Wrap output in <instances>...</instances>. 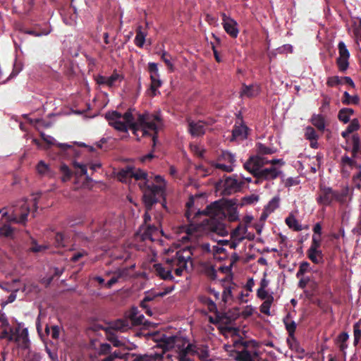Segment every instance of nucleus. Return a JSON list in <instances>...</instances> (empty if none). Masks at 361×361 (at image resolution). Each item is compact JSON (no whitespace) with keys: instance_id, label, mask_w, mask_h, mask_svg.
I'll use <instances>...</instances> for the list:
<instances>
[{"instance_id":"50","label":"nucleus","mask_w":361,"mask_h":361,"mask_svg":"<svg viewBox=\"0 0 361 361\" xmlns=\"http://www.w3.org/2000/svg\"><path fill=\"white\" fill-rule=\"evenodd\" d=\"M310 265L309 262L306 261L302 262L300 264L299 269L296 273L297 278H299L301 276L304 275L305 273L310 271Z\"/></svg>"},{"instance_id":"13","label":"nucleus","mask_w":361,"mask_h":361,"mask_svg":"<svg viewBox=\"0 0 361 361\" xmlns=\"http://www.w3.org/2000/svg\"><path fill=\"white\" fill-rule=\"evenodd\" d=\"M188 361H210L209 349L202 344H191L188 349Z\"/></svg>"},{"instance_id":"24","label":"nucleus","mask_w":361,"mask_h":361,"mask_svg":"<svg viewBox=\"0 0 361 361\" xmlns=\"http://www.w3.org/2000/svg\"><path fill=\"white\" fill-rule=\"evenodd\" d=\"M132 327L129 318H124L117 319L116 321L111 322L109 326V329L111 330L126 331V330Z\"/></svg>"},{"instance_id":"37","label":"nucleus","mask_w":361,"mask_h":361,"mask_svg":"<svg viewBox=\"0 0 361 361\" xmlns=\"http://www.w3.org/2000/svg\"><path fill=\"white\" fill-rule=\"evenodd\" d=\"M274 301V295H270V297L268 300H264V302L259 307L260 312L267 316H270L271 315L270 308H271Z\"/></svg>"},{"instance_id":"14","label":"nucleus","mask_w":361,"mask_h":361,"mask_svg":"<svg viewBox=\"0 0 361 361\" xmlns=\"http://www.w3.org/2000/svg\"><path fill=\"white\" fill-rule=\"evenodd\" d=\"M338 57L336 59V65L340 72L345 73L349 68L350 52L343 41L338 42Z\"/></svg>"},{"instance_id":"30","label":"nucleus","mask_w":361,"mask_h":361,"mask_svg":"<svg viewBox=\"0 0 361 361\" xmlns=\"http://www.w3.org/2000/svg\"><path fill=\"white\" fill-rule=\"evenodd\" d=\"M360 128V121L357 118H353L350 121L349 125L347 126L346 129L341 132V136L347 139L349 135L357 130H358Z\"/></svg>"},{"instance_id":"54","label":"nucleus","mask_w":361,"mask_h":361,"mask_svg":"<svg viewBox=\"0 0 361 361\" xmlns=\"http://www.w3.org/2000/svg\"><path fill=\"white\" fill-rule=\"evenodd\" d=\"M124 271H119L116 276L111 277L106 283V287L110 288L114 284L118 281V279L123 276Z\"/></svg>"},{"instance_id":"1","label":"nucleus","mask_w":361,"mask_h":361,"mask_svg":"<svg viewBox=\"0 0 361 361\" xmlns=\"http://www.w3.org/2000/svg\"><path fill=\"white\" fill-rule=\"evenodd\" d=\"M105 118L109 126L119 132L128 133V130H131L133 134L137 135V132L141 130L142 135H152L153 133L154 142L157 137L158 126L161 121L159 114H139L135 121L131 109H128L123 114L117 111H108L105 114Z\"/></svg>"},{"instance_id":"15","label":"nucleus","mask_w":361,"mask_h":361,"mask_svg":"<svg viewBox=\"0 0 361 361\" xmlns=\"http://www.w3.org/2000/svg\"><path fill=\"white\" fill-rule=\"evenodd\" d=\"M245 185L243 178H239L237 176L228 177L225 180L224 183V195H231L240 191Z\"/></svg>"},{"instance_id":"56","label":"nucleus","mask_w":361,"mask_h":361,"mask_svg":"<svg viewBox=\"0 0 361 361\" xmlns=\"http://www.w3.org/2000/svg\"><path fill=\"white\" fill-rule=\"evenodd\" d=\"M205 274L212 279L216 278V271L212 265H207L204 268Z\"/></svg>"},{"instance_id":"43","label":"nucleus","mask_w":361,"mask_h":361,"mask_svg":"<svg viewBox=\"0 0 361 361\" xmlns=\"http://www.w3.org/2000/svg\"><path fill=\"white\" fill-rule=\"evenodd\" d=\"M164 355L162 354H150L140 356L137 361H163Z\"/></svg>"},{"instance_id":"46","label":"nucleus","mask_w":361,"mask_h":361,"mask_svg":"<svg viewBox=\"0 0 361 361\" xmlns=\"http://www.w3.org/2000/svg\"><path fill=\"white\" fill-rule=\"evenodd\" d=\"M360 321L353 325L354 345H357L361 338Z\"/></svg>"},{"instance_id":"18","label":"nucleus","mask_w":361,"mask_h":361,"mask_svg":"<svg viewBox=\"0 0 361 361\" xmlns=\"http://www.w3.org/2000/svg\"><path fill=\"white\" fill-rule=\"evenodd\" d=\"M281 171L275 166L262 168L256 178L255 183H260L263 180H272L279 177Z\"/></svg>"},{"instance_id":"40","label":"nucleus","mask_w":361,"mask_h":361,"mask_svg":"<svg viewBox=\"0 0 361 361\" xmlns=\"http://www.w3.org/2000/svg\"><path fill=\"white\" fill-rule=\"evenodd\" d=\"M127 355H128V353H123L121 350H118L110 354L102 361H116L117 360L125 358Z\"/></svg>"},{"instance_id":"33","label":"nucleus","mask_w":361,"mask_h":361,"mask_svg":"<svg viewBox=\"0 0 361 361\" xmlns=\"http://www.w3.org/2000/svg\"><path fill=\"white\" fill-rule=\"evenodd\" d=\"M354 110L351 108H343L338 111V118L341 122L347 123L351 121L350 117L354 114Z\"/></svg>"},{"instance_id":"16","label":"nucleus","mask_w":361,"mask_h":361,"mask_svg":"<svg viewBox=\"0 0 361 361\" xmlns=\"http://www.w3.org/2000/svg\"><path fill=\"white\" fill-rule=\"evenodd\" d=\"M222 26L225 32L233 39L238 37L240 30L238 23L231 16H227L225 13H221Z\"/></svg>"},{"instance_id":"62","label":"nucleus","mask_w":361,"mask_h":361,"mask_svg":"<svg viewBox=\"0 0 361 361\" xmlns=\"http://www.w3.org/2000/svg\"><path fill=\"white\" fill-rule=\"evenodd\" d=\"M293 50V46L289 44H284L277 49L278 53L279 54L292 53Z\"/></svg>"},{"instance_id":"64","label":"nucleus","mask_w":361,"mask_h":361,"mask_svg":"<svg viewBox=\"0 0 361 361\" xmlns=\"http://www.w3.org/2000/svg\"><path fill=\"white\" fill-rule=\"evenodd\" d=\"M300 181L298 180L297 178H288L285 181V186L286 187H291L293 185H298Z\"/></svg>"},{"instance_id":"4","label":"nucleus","mask_w":361,"mask_h":361,"mask_svg":"<svg viewBox=\"0 0 361 361\" xmlns=\"http://www.w3.org/2000/svg\"><path fill=\"white\" fill-rule=\"evenodd\" d=\"M37 206L36 199L27 200L22 199L18 200L13 207L12 213L8 215L5 209L0 210V237H11L13 233V229L9 223L25 225L27 217L32 212V214L37 211ZM35 217V215H33Z\"/></svg>"},{"instance_id":"22","label":"nucleus","mask_w":361,"mask_h":361,"mask_svg":"<svg viewBox=\"0 0 361 361\" xmlns=\"http://www.w3.org/2000/svg\"><path fill=\"white\" fill-rule=\"evenodd\" d=\"M304 136L305 138L310 142V147L313 149H317L319 147L317 142L319 139V135L312 126H308L305 128Z\"/></svg>"},{"instance_id":"23","label":"nucleus","mask_w":361,"mask_h":361,"mask_svg":"<svg viewBox=\"0 0 361 361\" xmlns=\"http://www.w3.org/2000/svg\"><path fill=\"white\" fill-rule=\"evenodd\" d=\"M310 121L319 132H324L326 126V121L322 114H313Z\"/></svg>"},{"instance_id":"41","label":"nucleus","mask_w":361,"mask_h":361,"mask_svg":"<svg viewBox=\"0 0 361 361\" xmlns=\"http://www.w3.org/2000/svg\"><path fill=\"white\" fill-rule=\"evenodd\" d=\"M355 164V161L347 154H344L341 159V166L342 167L343 172L345 171L346 167L353 168Z\"/></svg>"},{"instance_id":"38","label":"nucleus","mask_w":361,"mask_h":361,"mask_svg":"<svg viewBox=\"0 0 361 361\" xmlns=\"http://www.w3.org/2000/svg\"><path fill=\"white\" fill-rule=\"evenodd\" d=\"M123 77L118 73L116 71L109 77H107V86L112 87L116 85V82H121Z\"/></svg>"},{"instance_id":"53","label":"nucleus","mask_w":361,"mask_h":361,"mask_svg":"<svg viewBox=\"0 0 361 361\" xmlns=\"http://www.w3.org/2000/svg\"><path fill=\"white\" fill-rule=\"evenodd\" d=\"M54 243L57 247H66V238L63 233H57L56 234Z\"/></svg>"},{"instance_id":"25","label":"nucleus","mask_w":361,"mask_h":361,"mask_svg":"<svg viewBox=\"0 0 361 361\" xmlns=\"http://www.w3.org/2000/svg\"><path fill=\"white\" fill-rule=\"evenodd\" d=\"M307 256L315 264H323L324 262V254L322 250L308 249L307 250Z\"/></svg>"},{"instance_id":"3","label":"nucleus","mask_w":361,"mask_h":361,"mask_svg":"<svg viewBox=\"0 0 361 361\" xmlns=\"http://www.w3.org/2000/svg\"><path fill=\"white\" fill-rule=\"evenodd\" d=\"M195 250L190 247H182L176 250L175 255L167 257L164 263L154 264L155 274L164 281L178 282L175 276H181L188 263L192 264V257Z\"/></svg>"},{"instance_id":"20","label":"nucleus","mask_w":361,"mask_h":361,"mask_svg":"<svg viewBox=\"0 0 361 361\" xmlns=\"http://www.w3.org/2000/svg\"><path fill=\"white\" fill-rule=\"evenodd\" d=\"M188 131L192 137L202 136L205 133L206 123L203 121H195L187 118Z\"/></svg>"},{"instance_id":"2","label":"nucleus","mask_w":361,"mask_h":361,"mask_svg":"<svg viewBox=\"0 0 361 361\" xmlns=\"http://www.w3.org/2000/svg\"><path fill=\"white\" fill-rule=\"evenodd\" d=\"M118 178L120 181L125 183L132 178L135 180L143 181L140 183L139 185L141 188H145L143 200L147 209H149L154 204L157 203L159 197L163 198L165 202L166 182L161 176H154V180L159 185H154V183L149 185L148 174L145 171L140 169L127 166L119 171Z\"/></svg>"},{"instance_id":"42","label":"nucleus","mask_w":361,"mask_h":361,"mask_svg":"<svg viewBox=\"0 0 361 361\" xmlns=\"http://www.w3.org/2000/svg\"><path fill=\"white\" fill-rule=\"evenodd\" d=\"M279 202L280 198L279 197H274L266 206V212L268 213L274 212L279 207Z\"/></svg>"},{"instance_id":"28","label":"nucleus","mask_w":361,"mask_h":361,"mask_svg":"<svg viewBox=\"0 0 361 361\" xmlns=\"http://www.w3.org/2000/svg\"><path fill=\"white\" fill-rule=\"evenodd\" d=\"M248 128L243 124L235 125L232 130V136L234 139L245 140L247 137Z\"/></svg>"},{"instance_id":"29","label":"nucleus","mask_w":361,"mask_h":361,"mask_svg":"<svg viewBox=\"0 0 361 361\" xmlns=\"http://www.w3.org/2000/svg\"><path fill=\"white\" fill-rule=\"evenodd\" d=\"M158 228L154 225H148L145 231L140 233V238L142 240H150L154 241V235L158 233Z\"/></svg>"},{"instance_id":"49","label":"nucleus","mask_w":361,"mask_h":361,"mask_svg":"<svg viewBox=\"0 0 361 361\" xmlns=\"http://www.w3.org/2000/svg\"><path fill=\"white\" fill-rule=\"evenodd\" d=\"M342 84V78L338 75L329 77L326 80V85L333 87Z\"/></svg>"},{"instance_id":"12","label":"nucleus","mask_w":361,"mask_h":361,"mask_svg":"<svg viewBox=\"0 0 361 361\" xmlns=\"http://www.w3.org/2000/svg\"><path fill=\"white\" fill-rule=\"evenodd\" d=\"M199 300L204 306L207 308L209 312L214 313L213 316L210 315L208 317L210 323L214 324L226 323L225 320L227 319V317L225 315V314L219 312L217 310L216 305L214 301L205 295L200 296Z\"/></svg>"},{"instance_id":"39","label":"nucleus","mask_w":361,"mask_h":361,"mask_svg":"<svg viewBox=\"0 0 361 361\" xmlns=\"http://www.w3.org/2000/svg\"><path fill=\"white\" fill-rule=\"evenodd\" d=\"M60 172L62 174L61 178L62 182L65 183L71 180L73 173L67 165H61Z\"/></svg>"},{"instance_id":"10","label":"nucleus","mask_w":361,"mask_h":361,"mask_svg":"<svg viewBox=\"0 0 361 361\" xmlns=\"http://www.w3.org/2000/svg\"><path fill=\"white\" fill-rule=\"evenodd\" d=\"M224 244L222 240H219L217 243H213L211 245L208 243H204L197 246H186L185 247H190L192 250H195V255L192 257H197L199 252L203 253H212L214 258H222L223 257L219 256V255H225V248L223 247Z\"/></svg>"},{"instance_id":"11","label":"nucleus","mask_w":361,"mask_h":361,"mask_svg":"<svg viewBox=\"0 0 361 361\" xmlns=\"http://www.w3.org/2000/svg\"><path fill=\"white\" fill-rule=\"evenodd\" d=\"M235 161L234 154L228 151H222L216 161L212 162V166L216 169L231 173L234 170Z\"/></svg>"},{"instance_id":"36","label":"nucleus","mask_w":361,"mask_h":361,"mask_svg":"<svg viewBox=\"0 0 361 361\" xmlns=\"http://www.w3.org/2000/svg\"><path fill=\"white\" fill-rule=\"evenodd\" d=\"M352 153L353 157L361 154L360 137L357 133L353 134L352 136Z\"/></svg>"},{"instance_id":"47","label":"nucleus","mask_w":361,"mask_h":361,"mask_svg":"<svg viewBox=\"0 0 361 361\" xmlns=\"http://www.w3.org/2000/svg\"><path fill=\"white\" fill-rule=\"evenodd\" d=\"M51 32V28L49 26L46 28L42 29L40 31H37L35 30H26L25 33L30 35H32L35 37H41L42 35H47Z\"/></svg>"},{"instance_id":"8","label":"nucleus","mask_w":361,"mask_h":361,"mask_svg":"<svg viewBox=\"0 0 361 361\" xmlns=\"http://www.w3.org/2000/svg\"><path fill=\"white\" fill-rule=\"evenodd\" d=\"M0 338H6L10 342H14L17 345L23 349H27L30 345V339L28 337V330L24 328L21 324H18L16 327H8L0 333Z\"/></svg>"},{"instance_id":"45","label":"nucleus","mask_w":361,"mask_h":361,"mask_svg":"<svg viewBox=\"0 0 361 361\" xmlns=\"http://www.w3.org/2000/svg\"><path fill=\"white\" fill-rule=\"evenodd\" d=\"M73 167L75 170V176H81L87 175V166L83 164L78 163L77 161H74L73 163Z\"/></svg>"},{"instance_id":"27","label":"nucleus","mask_w":361,"mask_h":361,"mask_svg":"<svg viewBox=\"0 0 361 361\" xmlns=\"http://www.w3.org/2000/svg\"><path fill=\"white\" fill-rule=\"evenodd\" d=\"M131 326H137L143 324L144 315L140 314L137 307H133L128 314Z\"/></svg>"},{"instance_id":"6","label":"nucleus","mask_w":361,"mask_h":361,"mask_svg":"<svg viewBox=\"0 0 361 361\" xmlns=\"http://www.w3.org/2000/svg\"><path fill=\"white\" fill-rule=\"evenodd\" d=\"M348 195V190L338 191L334 190L331 187L326 186L324 183L319 185L316 193V202L318 205L326 207L332 205L334 202L344 203Z\"/></svg>"},{"instance_id":"44","label":"nucleus","mask_w":361,"mask_h":361,"mask_svg":"<svg viewBox=\"0 0 361 361\" xmlns=\"http://www.w3.org/2000/svg\"><path fill=\"white\" fill-rule=\"evenodd\" d=\"M161 59L167 66L169 71L173 72L174 71V65L172 61V56L168 52L164 51L161 53Z\"/></svg>"},{"instance_id":"52","label":"nucleus","mask_w":361,"mask_h":361,"mask_svg":"<svg viewBox=\"0 0 361 361\" xmlns=\"http://www.w3.org/2000/svg\"><path fill=\"white\" fill-rule=\"evenodd\" d=\"M270 295H274V293H269L267 289L258 288L257 290V297L262 300H268Z\"/></svg>"},{"instance_id":"26","label":"nucleus","mask_w":361,"mask_h":361,"mask_svg":"<svg viewBox=\"0 0 361 361\" xmlns=\"http://www.w3.org/2000/svg\"><path fill=\"white\" fill-rule=\"evenodd\" d=\"M283 324L285 325V328L286 331H288V336L290 337H293L297 324L293 321V317L290 312H288L286 317L283 319Z\"/></svg>"},{"instance_id":"7","label":"nucleus","mask_w":361,"mask_h":361,"mask_svg":"<svg viewBox=\"0 0 361 361\" xmlns=\"http://www.w3.org/2000/svg\"><path fill=\"white\" fill-rule=\"evenodd\" d=\"M195 200L193 196H190L186 202L185 207L186 210L185 212V216L187 218L188 222H190L189 225L185 228V233L187 236L183 237V238H188L189 240H192L193 238H196L198 237L202 231V226L200 224L196 223L193 221V220L201 214H204L203 212H200V210L197 211L194 207Z\"/></svg>"},{"instance_id":"5","label":"nucleus","mask_w":361,"mask_h":361,"mask_svg":"<svg viewBox=\"0 0 361 361\" xmlns=\"http://www.w3.org/2000/svg\"><path fill=\"white\" fill-rule=\"evenodd\" d=\"M204 213L211 217L209 228L212 232L221 236H225L228 234V230L224 222L226 217V214L224 211V204L221 202L216 201L212 203L206 207Z\"/></svg>"},{"instance_id":"48","label":"nucleus","mask_w":361,"mask_h":361,"mask_svg":"<svg viewBox=\"0 0 361 361\" xmlns=\"http://www.w3.org/2000/svg\"><path fill=\"white\" fill-rule=\"evenodd\" d=\"M108 340L111 343L114 347H123L126 345L125 341L119 340L117 336L114 334L110 333L108 336Z\"/></svg>"},{"instance_id":"58","label":"nucleus","mask_w":361,"mask_h":361,"mask_svg":"<svg viewBox=\"0 0 361 361\" xmlns=\"http://www.w3.org/2000/svg\"><path fill=\"white\" fill-rule=\"evenodd\" d=\"M9 327L8 321L4 313L0 311V329L2 330L7 329Z\"/></svg>"},{"instance_id":"60","label":"nucleus","mask_w":361,"mask_h":361,"mask_svg":"<svg viewBox=\"0 0 361 361\" xmlns=\"http://www.w3.org/2000/svg\"><path fill=\"white\" fill-rule=\"evenodd\" d=\"M18 290L16 289L15 290H13L8 297L7 300L6 301H3L1 303V305L4 307H5L6 305L9 304V303H11L13 302H14L16 299V292L18 291Z\"/></svg>"},{"instance_id":"19","label":"nucleus","mask_w":361,"mask_h":361,"mask_svg":"<svg viewBox=\"0 0 361 361\" xmlns=\"http://www.w3.org/2000/svg\"><path fill=\"white\" fill-rule=\"evenodd\" d=\"M264 165V162L261 159V157L256 156L250 157V159L244 164V168L252 174L254 177L257 178L259 172Z\"/></svg>"},{"instance_id":"35","label":"nucleus","mask_w":361,"mask_h":361,"mask_svg":"<svg viewBox=\"0 0 361 361\" xmlns=\"http://www.w3.org/2000/svg\"><path fill=\"white\" fill-rule=\"evenodd\" d=\"M341 101L345 105L358 104L360 97L357 94L350 95L347 91H345Z\"/></svg>"},{"instance_id":"51","label":"nucleus","mask_w":361,"mask_h":361,"mask_svg":"<svg viewBox=\"0 0 361 361\" xmlns=\"http://www.w3.org/2000/svg\"><path fill=\"white\" fill-rule=\"evenodd\" d=\"M322 238L320 236L312 235V242L308 249L321 250Z\"/></svg>"},{"instance_id":"63","label":"nucleus","mask_w":361,"mask_h":361,"mask_svg":"<svg viewBox=\"0 0 361 361\" xmlns=\"http://www.w3.org/2000/svg\"><path fill=\"white\" fill-rule=\"evenodd\" d=\"M48 248L46 245H39L37 244L35 241L32 242V246L30 248V250L33 252H38L43 250H45Z\"/></svg>"},{"instance_id":"31","label":"nucleus","mask_w":361,"mask_h":361,"mask_svg":"<svg viewBox=\"0 0 361 361\" xmlns=\"http://www.w3.org/2000/svg\"><path fill=\"white\" fill-rule=\"evenodd\" d=\"M147 35V32L143 30L142 25H138L136 29V35L134 39L135 44L139 48H142L145 44Z\"/></svg>"},{"instance_id":"57","label":"nucleus","mask_w":361,"mask_h":361,"mask_svg":"<svg viewBox=\"0 0 361 361\" xmlns=\"http://www.w3.org/2000/svg\"><path fill=\"white\" fill-rule=\"evenodd\" d=\"M258 149L259 152L262 154H271L276 152L275 149L267 147L262 144H259Z\"/></svg>"},{"instance_id":"61","label":"nucleus","mask_w":361,"mask_h":361,"mask_svg":"<svg viewBox=\"0 0 361 361\" xmlns=\"http://www.w3.org/2000/svg\"><path fill=\"white\" fill-rule=\"evenodd\" d=\"M38 286L35 283H27L25 284L23 288V292H25L26 293H28L32 290L37 291L38 290Z\"/></svg>"},{"instance_id":"34","label":"nucleus","mask_w":361,"mask_h":361,"mask_svg":"<svg viewBox=\"0 0 361 361\" xmlns=\"http://www.w3.org/2000/svg\"><path fill=\"white\" fill-rule=\"evenodd\" d=\"M36 169L37 173L42 176L53 177L54 173L49 168V165L45 164L44 161H40L37 166Z\"/></svg>"},{"instance_id":"32","label":"nucleus","mask_w":361,"mask_h":361,"mask_svg":"<svg viewBox=\"0 0 361 361\" xmlns=\"http://www.w3.org/2000/svg\"><path fill=\"white\" fill-rule=\"evenodd\" d=\"M286 224L288 228L294 231H301L303 227L298 219L293 214H289L285 219Z\"/></svg>"},{"instance_id":"9","label":"nucleus","mask_w":361,"mask_h":361,"mask_svg":"<svg viewBox=\"0 0 361 361\" xmlns=\"http://www.w3.org/2000/svg\"><path fill=\"white\" fill-rule=\"evenodd\" d=\"M164 348L167 350H173L178 354V361H188V349L190 346L188 341L179 336H165L163 338Z\"/></svg>"},{"instance_id":"21","label":"nucleus","mask_w":361,"mask_h":361,"mask_svg":"<svg viewBox=\"0 0 361 361\" xmlns=\"http://www.w3.org/2000/svg\"><path fill=\"white\" fill-rule=\"evenodd\" d=\"M260 86L256 83L250 85L243 84L240 92V97H255L260 93Z\"/></svg>"},{"instance_id":"55","label":"nucleus","mask_w":361,"mask_h":361,"mask_svg":"<svg viewBox=\"0 0 361 361\" xmlns=\"http://www.w3.org/2000/svg\"><path fill=\"white\" fill-rule=\"evenodd\" d=\"M323 97L324 98L322 102V105L319 107V111L321 113H325L327 110H329L331 103V98L329 96L324 95Z\"/></svg>"},{"instance_id":"59","label":"nucleus","mask_w":361,"mask_h":361,"mask_svg":"<svg viewBox=\"0 0 361 361\" xmlns=\"http://www.w3.org/2000/svg\"><path fill=\"white\" fill-rule=\"evenodd\" d=\"M232 297L231 295V287H226L224 288V290L221 294L222 300L224 302H226L229 299H231Z\"/></svg>"},{"instance_id":"17","label":"nucleus","mask_w":361,"mask_h":361,"mask_svg":"<svg viewBox=\"0 0 361 361\" xmlns=\"http://www.w3.org/2000/svg\"><path fill=\"white\" fill-rule=\"evenodd\" d=\"M148 71L150 73L151 79L150 90L152 92V95L155 96L157 94L158 88L160 87L162 85V82L160 80L159 74L157 64L154 62H149L148 63Z\"/></svg>"}]
</instances>
